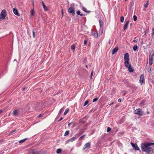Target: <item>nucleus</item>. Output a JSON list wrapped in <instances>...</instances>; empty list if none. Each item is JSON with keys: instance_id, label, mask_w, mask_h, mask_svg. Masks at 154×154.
<instances>
[{"instance_id": "nucleus-1", "label": "nucleus", "mask_w": 154, "mask_h": 154, "mask_svg": "<svg viewBox=\"0 0 154 154\" xmlns=\"http://www.w3.org/2000/svg\"><path fill=\"white\" fill-rule=\"evenodd\" d=\"M154 145V143H142L141 144V149L143 151L149 152L151 151L152 149L150 147L151 146Z\"/></svg>"}, {"instance_id": "nucleus-2", "label": "nucleus", "mask_w": 154, "mask_h": 154, "mask_svg": "<svg viewBox=\"0 0 154 154\" xmlns=\"http://www.w3.org/2000/svg\"><path fill=\"white\" fill-rule=\"evenodd\" d=\"M6 16V11L5 10H2L0 15V21L4 20L5 19Z\"/></svg>"}, {"instance_id": "nucleus-3", "label": "nucleus", "mask_w": 154, "mask_h": 154, "mask_svg": "<svg viewBox=\"0 0 154 154\" xmlns=\"http://www.w3.org/2000/svg\"><path fill=\"white\" fill-rule=\"evenodd\" d=\"M154 57V53L153 52H152L150 53V54L149 56V64L151 65L153 63V58Z\"/></svg>"}, {"instance_id": "nucleus-4", "label": "nucleus", "mask_w": 154, "mask_h": 154, "mask_svg": "<svg viewBox=\"0 0 154 154\" xmlns=\"http://www.w3.org/2000/svg\"><path fill=\"white\" fill-rule=\"evenodd\" d=\"M143 113V112L142 111V110L140 109H137L134 112V113L135 114L138 115L140 116H142Z\"/></svg>"}, {"instance_id": "nucleus-5", "label": "nucleus", "mask_w": 154, "mask_h": 154, "mask_svg": "<svg viewBox=\"0 0 154 154\" xmlns=\"http://www.w3.org/2000/svg\"><path fill=\"white\" fill-rule=\"evenodd\" d=\"M91 145V144L90 143H85L83 147V150H84L87 148L89 149L90 148Z\"/></svg>"}, {"instance_id": "nucleus-6", "label": "nucleus", "mask_w": 154, "mask_h": 154, "mask_svg": "<svg viewBox=\"0 0 154 154\" xmlns=\"http://www.w3.org/2000/svg\"><path fill=\"white\" fill-rule=\"evenodd\" d=\"M68 11L69 13L72 14L73 15L75 14V11L72 7H70L68 9Z\"/></svg>"}, {"instance_id": "nucleus-7", "label": "nucleus", "mask_w": 154, "mask_h": 154, "mask_svg": "<svg viewBox=\"0 0 154 154\" xmlns=\"http://www.w3.org/2000/svg\"><path fill=\"white\" fill-rule=\"evenodd\" d=\"M131 143L134 149L136 150H138L140 149L137 144H134L132 142Z\"/></svg>"}, {"instance_id": "nucleus-8", "label": "nucleus", "mask_w": 154, "mask_h": 154, "mask_svg": "<svg viewBox=\"0 0 154 154\" xmlns=\"http://www.w3.org/2000/svg\"><path fill=\"white\" fill-rule=\"evenodd\" d=\"M99 23L100 27V30L101 32V33L102 34L103 32V27H102V25L103 24V22L101 20H100Z\"/></svg>"}, {"instance_id": "nucleus-9", "label": "nucleus", "mask_w": 154, "mask_h": 154, "mask_svg": "<svg viewBox=\"0 0 154 154\" xmlns=\"http://www.w3.org/2000/svg\"><path fill=\"white\" fill-rule=\"evenodd\" d=\"M144 79V75L142 74L141 75L140 78V82L141 84V85H142L143 83V79Z\"/></svg>"}, {"instance_id": "nucleus-10", "label": "nucleus", "mask_w": 154, "mask_h": 154, "mask_svg": "<svg viewBox=\"0 0 154 154\" xmlns=\"http://www.w3.org/2000/svg\"><path fill=\"white\" fill-rule=\"evenodd\" d=\"M129 57L128 53H126L124 54V59L125 60V61H129Z\"/></svg>"}, {"instance_id": "nucleus-11", "label": "nucleus", "mask_w": 154, "mask_h": 154, "mask_svg": "<svg viewBox=\"0 0 154 154\" xmlns=\"http://www.w3.org/2000/svg\"><path fill=\"white\" fill-rule=\"evenodd\" d=\"M13 11L14 13V14L17 16H19L20 14L18 12V11L15 8H14L13 9Z\"/></svg>"}, {"instance_id": "nucleus-12", "label": "nucleus", "mask_w": 154, "mask_h": 154, "mask_svg": "<svg viewBox=\"0 0 154 154\" xmlns=\"http://www.w3.org/2000/svg\"><path fill=\"white\" fill-rule=\"evenodd\" d=\"M118 49L119 48L118 47H116L115 48L113 49L112 52V54L113 55L115 54L116 52H117Z\"/></svg>"}, {"instance_id": "nucleus-13", "label": "nucleus", "mask_w": 154, "mask_h": 154, "mask_svg": "<svg viewBox=\"0 0 154 154\" xmlns=\"http://www.w3.org/2000/svg\"><path fill=\"white\" fill-rule=\"evenodd\" d=\"M129 23V20L127 21L125 23L124 26V30H125V29H127L128 26V25Z\"/></svg>"}, {"instance_id": "nucleus-14", "label": "nucleus", "mask_w": 154, "mask_h": 154, "mask_svg": "<svg viewBox=\"0 0 154 154\" xmlns=\"http://www.w3.org/2000/svg\"><path fill=\"white\" fill-rule=\"evenodd\" d=\"M42 3L43 7L45 11H46L48 10V9L47 6L45 5V3L43 1H42Z\"/></svg>"}, {"instance_id": "nucleus-15", "label": "nucleus", "mask_w": 154, "mask_h": 154, "mask_svg": "<svg viewBox=\"0 0 154 154\" xmlns=\"http://www.w3.org/2000/svg\"><path fill=\"white\" fill-rule=\"evenodd\" d=\"M124 63L125 66L127 67L128 68L131 66L129 63V61H125Z\"/></svg>"}, {"instance_id": "nucleus-16", "label": "nucleus", "mask_w": 154, "mask_h": 154, "mask_svg": "<svg viewBox=\"0 0 154 154\" xmlns=\"http://www.w3.org/2000/svg\"><path fill=\"white\" fill-rule=\"evenodd\" d=\"M75 137H73L69 139L66 141V142H72L75 140Z\"/></svg>"}, {"instance_id": "nucleus-17", "label": "nucleus", "mask_w": 154, "mask_h": 154, "mask_svg": "<svg viewBox=\"0 0 154 154\" xmlns=\"http://www.w3.org/2000/svg\"><path fill=\"white\" fill-rule=\"evenodd\" d=\"M18 113V110H14L13 112V114L15 116H17Z\"/></svg>"}, {"instance_id": "nucleus-18", "label": "nucleus", "mask_w": 154, "mask_h": 154, "mask_svg": "<svg viewBox=\"0 0 154 154\" xmlns=\"http://www.w3.org/2000/svg\"><path fill=\"white\" fill-rule=\"evenodd\" d=\"M27 139V138H26L25 139H23V140H21L19 141V143L21 144V143H24V142H25L26 140Z\"/></svg>"}, {"instance_id": "nucleus-19", "label": "nucleus", "mask_w": 154, "mask_h": 154, "mask_svg": "<svg viewBox=\"0 0 154 154\" xmlns=\"http://www.w3.org/2000/svg\"><path fill=\"white\" fill-rule=\"evenodd\" d=\"M128 69L129 71L130 72H132L133 71V69L131 67V66L128 67Z\"/></svg>"}, {"instance_id": "nucleus-20", "label": "nucleus", "mask_w": 154, "mask_h": 154, "mask_svg": "<svg viewBox=\"0 0 154 154\" xmlns=\"http://www.w3.org/2000/svg\"><path fill=\"white\" fill-rule=\"evenodd\" d=\"M82 10L85 12H87V13H89L90 12V11H87V10L86 9V8H84V7H83L82 8Z\"/></svg>"}, {"instance_id": "nucleus-21", "label": "nucleus", "mask_w": 154, "mask_h": 154, "mask_svg": "<svg viewBox=\"0 0 154 154\" xmlns=\"http://www.w3.org/2000/svg\"><path fill=\"white\" fill-rule=\"evenodd\" d=\"M62 151V150L60 149H58L57 150L56 152L57 153H60Z\"/></svg>"}, {"instance_id": "nucleus-22", "label": "nucleus", "mask_w": 154, "mask_h": 154, "mask_svg": "<svg viewBox=\"0 0 154 154\" xmlns=\"http://www.w3.org/2000/svg\"><path fill=\"white\" fill-rule=\"evenodd\" d=\"M30 13L32 16H33L34 15V9H32L30 11Z\"/></svg>"}, {"instance_id": "nucleus-23", "label": "nucleus", "mask_w": 154, "mask_h": 154, "mask_svg": "<svg viewBox=\"0 0 154 154\" xmlns=\"http://www.w3.org/2000/svg\"><path fill=\"white\" fill-rule=\"evenodd\" d=\"M69 109L68 108L66 109L63 115H65L67 114V113L69 112Z\"/></svg>"}, {"instance_id": "nucleus-24", "label": "nucleus", "mask_w": 154, "mask_h": 154, "mask_svg": "<svg viewBox=\"0 0 154 154\" xmlns=\"http://www.w3.org/2000/svg\"><path fill=\"white\" fill-rule=\"evenodd\" d=\"M137 48H138V47H137V45H135L133 47V50L134 51H135L137 49Z\"/></svg>"}, {"instance_id": "nucleus-25", "label": "nucleus", "mask_w": 154, "mask_h": 154, "mask_svg": "<svg viewBox=\"0 0 154 154\" xmlns=\"http://www.w3.org/2000/svg\"><path fill=\"white\" fill-rule=\"evenodd\" d=\"M149 5V1H147L146 4L144 5V7L145 8H146L147 7L148 5Z\"/></svg>"}, {"instance_id": "nucleus-26", "label": "nucleus", "mask_w": 154, "mask_h": 154, "mask_svg": "<svg viewBox=\"0 0 154 154\" xmlns=\"http://www.w3.org/2000/svg\"><path fill=\"white\" fill-rule=\"evenodd\" d=\"M134 2L133 1H132L130 3V5L131 7H132L134 5Z\"/></svg>"}, {"instance_id": "nucleus-27", "label": "nucleus", "mask_w": 154, "mask_h": 154, "mask_svg": "<svg viewBox=\"0 0 154 154\" xmlns=\"http://www.w3.org/2000/svg\"><path fill=\"white\" fill-rule=\"evenodd\" d=\"M69 134V131H66L65 134H64V136H66L67 135H68Z\"/></svg>"}, {"instance_id": "nucleus-28", "label": "nucleus", "mask_w": 154, "mask_h": 154, "mask_svg": "<svg viewBox=\"0 0 154 154\" xmlns=\"http://www.w3.org/2000/svg\"><path fill=\"white\" fill-rule=\"evenodd\" d=\"M124 19V17L123 16H121L120 21L121 22L123 23V22Z\"/></svg>"}, {"instance_id": "nucleus-29", "label": "nucleus", "mask_w": 154, "mask_h": 154, "mask_svg": "<svg viewBox=\"0 0 154 154\" xmlns=\"http://www.w3.org/2000/svg\"><path fill=\"white\" fill-rule=\"evenodd\" d=\"M88 103L89 101L88 100L86 101L85 102L84 104V106H85Z\"/></svg>"}, {"instance_id": "nucleus-30", "label": "nucleus", "mask_w": 154, "mask_h": 154, "mask_svg": "<svg viewBox=\"0 0 154 154\" xmlns=\"http://www.w3.org/2000/svg\"><path fill=\"white\" fill-rule=\"evenodd\" d=\"M85 135H84L81 137L79 138V139L80 140H82L84 139V137H85Z\"/></svg>"}, {"instance_id": "nucleus-31", "label": "nucleus", "mask_w": 154, "mask_h": 154, "mask_svg": "<svg viewBox=\"0 0 154 154\" xmlns=\"http://www.w3.org/2000/svg\"><path fill=\"white\" fill-rule=\"evenodd\" d=\"M111 130V128L110 127H108L107 129V132H110Z\"/></svg>"}, {"instance_id": "nucleus-32", "label": "nucleus", "mask_w": 154, "mask_h": 154, "mask_svg": "<svg viewBox=\"0 0 154 154\" xmlns=\"http://www.w3.org/2000/svg\"><path fill=\"white\" fill-rule=\"evenodd\" d=\"M133 19L134 21H135L137 20V17L136 15H134L133 16Z\"/></svg>"}, {"instance_id": "nucleus-33", "label": "nucleus", "mask_w": 154, "mask_h": 154, "mask_svg": "<svg viewBox=\"0 0 154 154\" xmlns=\"http://www.w3.org/2000/svg\"><path fill=\"white\" fill-rule=\"evenodd\" d=\"M93 72H94V70H93V69H92V72H91V75L90 79H92V78Z\"/></svg>"}, {"instance_id": "nucleus-34", "label": "nucleus", "mask_w": 154, "mask_h": 154, "mask_svg": "<svg viewBox=\"0 0 154 154\" xmlns=\"http://www.w3.org/2000/svg\"><path fill=\"white\" fill-rule=\"evenodd\" d=\"M75 45H73L71 46V48L72 49L74 50L75 49Z\"/></svg>"}, {"instance_id": "nucleus-35", "label": "nucleus", "mask_w": 154, "mask_h": 154, "mask_svg": "<svg viewBox=\"0 0 154 154\" xmlns=\"http://www.w3.org/2000/svg\"><path fill=\"white\" fill-rule=\"evenodd\" d=\"M64 109L63 108H61L60 110L59 113H61L63 111Z\"/></svg>"}, {"instance_id": "nucleus-36", "label": "nucleus", "mask_w": 154, "mask_h": 154, "mask_svg": "<svg viewBox=\"0 0 154 154\" xmlns=\"http://www.w3.org/2000/svg\"><path fill=\"white\" fill-rule=\"evenodd\" d=\"M98 98H94V99L93 100V102H96V101H97V100H98Z\"/></svg>"}, {"instance_id": "nucleus-37", "label": "nucleus", "mask_w": 154, "mask_h": 154, "mask_svg": "<svg viewBox=\"0 0 154 154\" xmlns=\"http://www.w3.org/2000/svg\"><path fill=\"white\" fill-rule=\"evenodd\" d=\"M76 13L78 15H80V12L79 11H78L76 12Z\"/></svg>"}, {"instance_id": "nucleus-38", "label": "nucleus", "mask_w": 154, "mask_h": 154, "mask_svg": "<svg viewBox=\"0 0 154 154\" xmlns=\"http://www.w3.org/2000/svg\"><path fill=\"white\" fill-rule=\"evenodd\" d=\"M94 36L97 37L98 36V34L97 33H94Z\"/></svg>"}, {"instance_id": "nucleus-39", "label": "nucleus", "mask_w": 154, "mask_h": 154, "mask_svg": "<svg viewBox=\"0 0 154 154\" xmlns=\"http://www.w3.org/2000/svg\"><path fill=\"white\" fill-rule=\"evenodd\" d=\"M33 37H35V33L33 31Z\"/></svg>"}, {"instance_id": "nucleus-40", "label": "nucleus", "mask_w": 154, "mask_h": 154, "mask_svg": "<svg viewBox=\"0 0 154 154\" xmlns=\"http://www.w3.org/2000/svg\"><path fill=\"white\" fill-rule=\"evenodd\" d=\"M118 101L119 102H121V99H119L118 100Z\"/></svg>"}, {"instance_id": "nucleus-41", "label": "nucleus", "mask_w": 154, "mask_h": 154, "mask_svg": "<svg viewBox=\"0 0 154 154\" xmlns=\"http://www.w3.org/2000/svg\"><path fill=\"white\" fill-rule=\"evenodd\" d=\"M87 43V42L86 41V40H85L84 41V44H85V45H86V43Z\"/></svg>"}, {"instance_id": "nucleus-42", "label": "nucleus", "mask_w": 154, "mask_h": 154, "mask_svg": "<svg viewBox=\"0 0 154 154\" xmlns=\"http://www.w3.org/2000/svg\"><path fill=\"white\" fill-rule=\"evenodd\" d=\"M34 152L33 151H31L29 152V154H33V153Z\"/></svg>"}, {"instance_id": "nucleus-43", "label": "nucleus", "mask_w": 154, "mask_h": 154, "mask_svg": "<svg viewBox=\"0 0 154 154\" xmlns=\"http://www.w3.org/2000/svg\"><path fill=\"white\" fill-rule=\"evenodd\" d=\"M16 130H14V131H11L10 132V133H13L14 132H15V131H16Z\"/></svg>"}, {"instance_id": "nucleus-44", "label": "nucleus", "mask_w": 154, "mask_h": 154, "mask_svg": "<svg viewBox=\"0 0 154 154\" xmlns=\"http://www.w3.org/2000/svg\"><path fill=\"white\" fill-rule=\"evenodd\" d=\"M63 119V117H61L60 119L58 121H60L61 120Z\"/></svg>"}, {"instance_id": "nucleus-45", "label": "nucleus", "mask_w": 154, "mask_h": 154, "mask_svg": "<svg viewBox=\"0 0 154 154\" xmlns=\"http://www.w3.org/2000/svg\"><path fill=\"white\" fill-rule=\"evenodd\" d=\"M133 41L134 42H137V40H134Z\"/></svg>"}, {"instance_id": "nucleus-46", "label": "nucleus", "mask_w": 154, "mask_h": 154, "mask_svg": "<svg viewBox=\"0 0 154 154\" xmlns=\"http://www.w3.org/2000/svg\"><path fill=\"white\" fill-rule=\"evenodd\" d=\"M79 15L81 16H82L84 15V14H80V15Z\"/></svg>"}, {"instance_id": "nucleus-47", "label": "nucleus", "mask_w": 154, "mask_h": 154, "mask_svg": "<svg viewBox=\"0 0 154 154\" xmlns=\"http://www.w3.org/2000/svg\"><path fill=\"white\" fill-rule=\"evenodd\" d=\"M2 112V110H0V114Z\"/></svg>"}, {"instance_id": "nucleus-48", "label": "nucleus", "mask_w": 154, "mask_h": 154, "mask_svg": "<svg viewBox=\"0 0 154 154\" xmlns=\"http://www.w3.org/2000/svg\"><path fill=\"white\" fill-rule=\"evenodd\" d=\"M41 105H42V103H39V106H41Z\"/></svg>"}, {"instance_id": "nucleus-49", "label": "nucleus", "mask_w": 154, "mask_h": 154, "mask_svg": "<svg viewBox=\"0 0 154 154\" xmlns=\"http://www.w3.org/2000/svg\"><path fill=\"white\" fill-rule=\"evenodd\" d=\"M71 123H69L68 124V125L69 126H70V124H71Z\"/></svg>"}, {"instance_id": "nucleus-50", "label": "nucleus", "mask_w": 154, "mask_h": 154, "mask_svg": "<svg viewBox=\"0 0 154 154\" xmlns=\"http://www.w3.org/2000/svg\"><path fill=\"white\" fill-rule=\"evenodd\" d=\"M42 116V115L41 114H40L38 116V117H40Z\"/></svg>"}, {"instance_id": "nucleus-51", "label": "nucleus", "mask_w": 154, "mask_h": 154, "mask_svg": "<svg viewBox=\"0 0 154 154\" xmlns=\"http://www.w3.org/2000/svg\"><path fill=\"white\" fill-rule=\"evenodd\" d=\"M32 3L33 5L34 6V2H32Z\"/></svg>"}, {"instance_id": "nucleus-52", "label": "nucleus", "mask_w": 154, "mask_h": 154, "mask_svg": "<svg viewBox=\"0 0 154 154\" xmlns=\"http://www.w3.org/2000/svg\"><path fill=\"white\" fill-rule=\"evenodd\" d=\"M113 102L112 103H111L110 104V105H112V104H113Z\"/></svg>"}, {"instance_id": "nucleus-53", "label": "nucleus", "mask_w": 154, "mask_h": 154, "mask_svg": "<svg viewBox=\"0 0 154 154\" xmlns=\"http://www.w3.org/2000/svg\"><path fill=\"white\" fill-rule=\"evenodd\" d=\"M32 2H34V0H32Z\"/></svg>"}, {"instance_id": "nucleus-54", "label": "nucleus", "mask_w": 154, "mask_h": 154, "mask_svg": "<svg viewBox=\"0 0 154 154\" xmlns=\"http://www.w3.org/2000/svg\"><path fill=\"white\" fill-rule=\"evenodd\" d=\"M85 67H86V68H87L88 67V65H86L85 66Z\"/></svg>"}, {"instance_id": "nucleus-55", "label": "nucleus", "mask_w": 154, "mask_h": 154, "mask_svg": "<svg viewBox=\"0 0 154 154\" xmlns=\"http://www.w3.org/2000/svg\"><path fill=\"white\" fill-rule=\"evenodd\" d=\"M152 43V42H149V44H151Z\"/></svg>"}, {"instance_id": "nucleus-56", "label": "nucleus", "mask_w": 154, "mask_h": 154, "mask_svg": "<svg viewBox=\"0 0 154 154\" xmlns=\"http://www.w3.org/2000/svg\"><path fill=\"white\" fill-rule=\"evenodd\" d=\"M62 14L63 15V11H62Z\"/></svg>"}, {"instance_id": "nucleus-57", "label": "nucleus", "mask_w": 154, "mask_h": 154, "mask_svg": "<svg viewBox=\"0 0 154 154\" xmlns=\"http://www.w3.org/2000/svg\"><path fill=\"white\" fill-rule=\"evenodd\" d=\"M149 112H147V113L148 114H149Z\"/></svg>"}, {"instance_id": "nucleus-58", "label": "nucleus", "mask_w": 154, "mask_h": 154, "mask_svg": "<svg viewBox=\"0 0 154 154\" xmlns=\"http://www.w3.org/2000/svg\"><path fill=\"white\" fill-rule=\"evenodd\" d=\"M22 88L23 90L25 89V88Z\"/></svg>"}, {"instance_id": "nucleus-59", "label": "nucleus", "mask_w": 154, "mask_h": 154, "mask_svg": "<svg viewBox=\"0 0 154 154\" xmlns=\"http://www.w3.org/2000/svg\"><path fill=\"white\" fill-rule=\"evenodd\" d=\"M43 107V106H42L41 107V108H42Z\"/></svg>"}, {"instance_id": "nucleus-60", "label": "nucleus", "mask_w": 154, "mask_h": 154, "mask_svg": "<svg viewBox=\"0 0 154 154\" xmlns=\"http://www.w3.org/2000/svg\"><path fill=\"white\" fill-rule=\"evenodd\" d=\"M154 34V32L153 33V34Z\"/></svg>"}, {"instance_id": "nucleus-61", "label": "nucleus", "mask_w": 154, "mask_h": 154, "mask_svg": "<svg viewBox=\"0 0 154 154\" xmlns=\"http://www.w3.org/2000/svg\"><path fill=\"white\" fill-rule=\"evenodd\" d=\"M152 30H153L154 31V28H153Z\"/></svg>"}, {"instance_id": "nucleus-62", "label": "nucleus", "mask_w": 154, "mask_h": 154, "mask_svg": "<svg viewBox=\"0 0 154 154\" xmlns=\"http://www.w3.org/2000/svg\"><path fill=\"white\" fill-rule=\"evenodd\" d=\"M125 0V1H127V0Z\"/></svg>"}]
</instances>
